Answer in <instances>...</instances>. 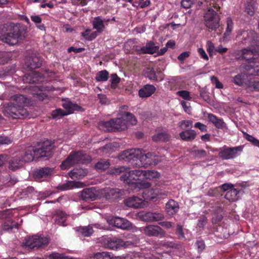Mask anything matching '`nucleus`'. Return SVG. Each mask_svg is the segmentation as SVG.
<instances>
[{"instance_id": "nucleus-1", "label": "nucleus", "mask_w": 259, "mask_h": 259, "mask_svg": "<svg viewBox=\"0 0 259 259\" xmlns=\"http://www.w3.org/2000/svg\"><path fill=\"white\" fill-rule=\"evenodd\" d=\"M244 37L242 43L248 44L253 48H248L242 50V58L247 61L242 64V67L247 70L251 76H259V35L253 30L242 31L237 37Z\"/></svg>"}, {"instance_id": "nucleus-2", "label": "nucleus", "mask_w": 259, "mask_h": 259, "mask_svg": "<svg viewBox=\"0 0 259 259\" xmlns=\"http://www.w3.org/2000/svg\"><path fill=\"white\" fill-rule=\"evenodd\" d=\"M120 158L125 159L133 167H147L156 165L160 161L159 157L154 153L149 152L142 154L139 149H132L123 151Z\"/></svg>"}, {"instance_id": "nucleus-3", "label": "nucleus", "mask_w": 259, "mask_h": 259, "mask_svg": "<svg viewBox=\"0 0 259 259\" xmlns=\"http://www.w3.org/2000/svg\"><path fill=\"white\" fill-rule=\"evenodd\" d=\"M11 102L4 109L5 114L13 119H21L28 116V112L24 108L27 99L22 95H15L11 97Z\"/></svg>"}, {"instance_id": "nucleus-4", "label": "nucleus", "mask_w": 259, "mask_h": 259, "mask_svg": "<svg viewBox=\"0 0 259 259\" xmlns=\"http://www.w3.org/2000/svg\"><path fill=\"white\" fill-rule=\"evenodd\" d=\"M129 169L130 168L127 167L120 166L111 169V173L119 175L126 171ZM142 175V171L141 170H130L122 175L120 177V180L128 185L134 184L136 185V181L139 179Z\"/></svg>"}, {"instance_id": "nucleus-5", "label": "nucleus", "mask_w": 259, "mask_h": 259, "mask_svg": "<svg viewBox=\"0 0 259 259\" xmlns=\"http://www.w3.org/2000/svg\"><path fill=\"white\" fill-rule=\"evenodd\" d=\"M91 160V157L83 152H75L70 153L68 158L62 163L60 166L62 169H65L74 164L85 163Z\"/></svg>"}, {"instance_id": "nucleus-6", "label": "nucleus", "mask_w": 259, "mask_h": 259, "mask_svg": "<svg viewBox=\"0 0 259 259\" xmlns=\"http://www.w3.org/2000/svg\"><path fill=\"white\" fill-rule=\"evenodd\" d=\"M49 242V239L48 237L35 235L25 238L23 243L26 248L38 249L44 247Z\"/></svg>"}, {"instance_id": "nucleus-7", "label": "nucleus", "mask_w": 259, "mask_h": 259, "mask_svg": "<svg viewBox=\"0 0 259 259\" xmlns=\"http://www.w3.org/2000/svg\"><path fill=\"white\" fill-rule=\"evenodd\" d=\"M11 28L10 32L0 35V40L9 45H14L18 43L21 33L17 26H11Z\"/></svg>"}, {"instance_id": "nucleus-8", "label": "nucleus", "mask_w": 259, "mask_h": 259, "mask_svg": "<svg viewBox=\"0 0 259 259\" xmlns=\"http://www.w3.org/2000/svg\"><path fill=\"white\" fill-rule=\"evenodd\" d=\"M55 148L54 142L52 141L46 140L39 143L38 148L35 149L36 157L51 156Z\"/></svg>"}, {"instance_id": "nucleus-9", "label": "nucleus", "mask_w": 259, "mask_h": 259, "mask_svg": "<svg viewBox=\"0 0 259 259\" xmlns=\"http://www.w3.org/2000/svg\"><path fill=\"white\" fill-rule=\"evenodd\" d=\"M219 17L215 11L208 9L204 15V24L208 28L214 30L219 26Z\"/></svg>"}, {"instance_id": "nucleus-10", "label": "nucleus", "mask_w": 259, "mask_h": 259, "mask_svg": "<svg viewBox=\"0 0 259 259\" xmlns=\"http://www.w3.org/2000/svg\"><path fill=\"white\" fill-rule=\"evenodd\" d=\"M139 231L148 236L157 237L159 236L163 237L165 234L161 227L158 226L152 225L141 227L139 228Z\"/></svg>"}, {"instance_id": "nucleus-11", "label": "nucleus", "mask_w": 259, "mask_h": 259, "mask_svg": "<svg viewBox=\"0 0 259 259\" xmlns=\"http://www.w3.org/2000/svg\"><path fill=\"white\" fill-rule=\"evenodd\" d=\"M104 246L108 249L117 250L122 247H125L126 243L121 239L108 237L104 238Z\"/></svg>"}, {"instance_id": "nucleus-12", "label": "nucleus", "mask_w": 259, "mask_h": 259, "mask_svg": "<svg viewBox=\"0 0 259 259\" xmlns=\"http://www.w3.org/2000/svg\"><path fill=\"white\" fill-rule=\"evenodd\" d=\"M107 221L109 224L122 230L129 229L132 227L131 222L123 218L112 217L108 219Z\"/></svg>"}, {"instance_id": "nucleus-13", "label": "nucleus", "mask_w": 259, "mask_h": 259, "mask_svg": "<svg viewBox=\"0 0 259 259\" xmlns=\"http://www.w3.org/2000/svg\"><path fill=\"white\" fill-rule=\"evenodd\" d=\"M243 72L240 74L236 75L234 78V82L235 84L239 85H246L248 87L249 83L250 76L247 73V70L243 68Z\"/></svg>"}, {"instance_id": "nucleus-14", "label": "nucleus", "mask_w": 259, "mask_h": 259, "mask_svg": "<svg viewBox=\"0 0 259 259\" xmlns=\"http://www.w3.org/2000/svg\"><path fill=\"white\" fill-rule=\"evenodd\" d=\"M63 107L66 110L65 112L67 115L71 114L74 111H80L82 110L81 106L76 103L71 102L69 100H63Z\"/></svg>"}, {"instance_id": "nucleus-15", "label": "nucleus", "mask_w": 259, "mask_h": 259, "mask_svg": "<svg viewBox=\"0 0 259 259\" xmlns=\"http://www.w3.org/2000/svg\"><path fill=\"white\" fill-rule=\"evenodd\" d=\"M79 197L84 200H95L97 197L96 189L94 187L84 189L81 192Z\"/></svg>"}, {"instance_id": "nucleus-16", "label": "nucleus", "mask_w": 259, "mask_h": 259, "mask_svg": "<svg viewBox=\"0 0 259 259\" xmlns=\"http://www.w3.org/2000/svg\"><path fill=\"white\" fill-rule=\"evenodd\" d=\"M84 186L85 185L82 182L70 181L59 185L57 189L61 191H65L76 188H83Z\"/></svg>"}, {"instance_id": "nucleus-17", "label": "nucleus", "mask_w": 259, "mask_h": 259, "mask_svg": "<svg viewBox=\"0 0 259 259\" xmlns=\"http://www.w3.org/2000/svg\"><path fill=\"white\" fill-rule=\"evenodd\" d=\"M125 204L128 207L135 208H141L144 205V201L137 196H133L125 199Z\"/></svg>"}, {"instance_id": "nucleus-18", "label": "nucleus", "mask_w": 259, "mask_h": 259, "mask_svg": "<svg viewBox=\"0 0 259 259\" xmlns=\"http://www.w3.org/2000/svg\"><path fill=\"white\" fill-rule=\"evenodd\" d=\"M42 78V74L37 71H31L26 74L23 80L28 83H36L41 81Z\"/></svg>"}, {"instance_id": "nucleus-19", "label": "nucleus", "mask_w": 259, "mask_h": 259, "mask_svg": "<svg viewBox=\"0 0 259 259\" xmlns=\"http://www.w3.org/2000/svg\"><path fill=\"white\" fill-rule=\"evenodd\" d=\"M52 170L49 167H43L40 169H36L34 171L33 176L34 179L37 181H41L46 179L49 176L51 175Z\"/></svg>"}, {"instance_id": "nucleus-20", "label": "nucleus", "mask_w": 259, "mask_h": 259, "mask_svg": "<svg viewBox=\"0 0 259 259\" xmlns=\"http://www.w3.org/2000/svg\"><path fill=\"white\" fill-rule=\"evenodd\" d=\"M20 157L24 163L31 162L35 158H37L35 149L34 148L26 150L20 155Z\"/></svg>"}, {"instance_id": "nucleus-21", "label": "nucleus", "mask_w": 259, "mask_h": 259, "mask_svg": "<svg viewBox=\"0 0 259 259\" xmlns=\"http://www.w3.org/2000/svg\"><path fill=\"white\" fill-rule=\"evenodd\" d=\"M109 19H102L100 16L96 17L92 21L93 29L97 30L99 33L104 31L105 26L104 23L108 22Z\"/></svg>"}, {"instance_id": "nucleus-22", "label": "nucleus", "mask_w": 259, "mask_h": 259, "mask_svg": "<svg viewBox=\"0 0 259 259\" xmlns=\"http://www.w3.org/2000/svg\"><path fill=\"white\" fill-rule=\"evenodd\" d=\"M113 132L125 130L127 128V123L122 118L112 119Z\"/></svg>"}, {"instance_id": "nucleus-23", "label": "nucleus", "mask_w": 259, "mask_h": 259, "mask_svg": "<svg viewBox=\"0 0 259 259\" xmlns=\"http://www.w3.org/2000/svg\"><path fill=\"white\" fill-rule=\"evenodd\" d=\"M120 190L116 188H106L103 190L102 194L108 200L115 199L119 197Z\"/></svg>"}, {"instance_id": "nucleus-24", "label": "nucleus", "mask_w": 259, "mask_h": 259, "mask_svg": "<svg viewBox=\"0 0 259 259\" xmlns=\"http://www.w3.org/2000/svg\"><path fill=\"white\" fill-rule=\"evenodd\" d=\"M156 91L155 87L152 84L144 85L139 91V95L141 98H147L151 96Z\"/></svg>"}, {"instance_id": "nucleus-25", "label": "nucleus", "mask_w": 259, "mask_h": 259, "mask_svg": "<svg viewBox=\"0 0 259 259\" xmlns=\"http://www.w3.org/2000/svg\"><path fill=\"white\" fill-rule=\"evenodd\" d=\"M197 134L193 130H186L183 131L179 134L181 139L185 141L191 142L194 140Z\"/></svg>"}, {"instance_id": "nucleus-26", "label": "nucleus", "mask_w": 259, "mask_h": 259, "mask_svg": "<svg viewBox=\"0 0 259 259\" xmlns=\"http://www.w3.org/2000/svg\"><path fill=\"white\" fill-rule=\"evenodd\" d=\"M26 64L30 69H35L41 66V59L37 56H31L27 59Z\"/></svg>"}, {"instance_id": "nucleus-27", "label": "nucleus", "mask_w": 259, "mask_h": 259, "mask_svg": "<svg viewBox=\"0 0 259 259\" xmlns=\"http://www.w3.org/2000/svg\"><path fill=\"white\" fill-rule=\"evenodd\" d=\"M24 164L20 156L17 155L11 159L9 167L11 170H15L22 167Z\"/></svg>"}, {"instance_id": "nucleus-28", "label": "nucleus", "mask_w": 259, "mask_h": 259, "mask_svg": "<svg viewBox=\"0 0 259 259\" xmlns=\"http://www.w3.org/2000/svg\"><path fill=\"white\" fill-rule=\"evenodd\" d=\"M88 173V170L83 168H75L70 171L69 175L72 179H81L85 177Z\"/></svg>"}, {"instance_id": "nucleus-29", "label": "nucleus", "mask_w": 259, "mask_h": 259, "mask_svg": "<svg viewBox=\"0 0 259 259\" xmlns=\"http://www.w3.org/2000/svg\"><path fill=\"white\" fill-rule=\"evenodd\" d=\"M239 190L233 188V185L228 183V200L235 201L238 199Z\"/></svg>"}, {"instance_id": "nucleus-30", "label": "nucleus", "mask_w": 259, "mask_h": 259, "mask_svg": "<svg viewBox=\"0 0 259 259\" xmlns=\"http://www.w3.org/2000/svg\"><path fill=\"white\" fill-rule=\"evenodd\" d=\"M159 47L156 46L152 42L147 43L145 46L142 47L140 51L143 54H153L157 52Z\"/></svg>"}, {"instance_id": "nucleus-31", "label": "nucleus", "mask_w": 259, "mask_h": 259, "mask_svg": "<svg viewBox=\"0 0 259 259\" xmlns=\"http://www.w3.org/2000/svg\"><path fill=\"white\" fill-rule=\"evenodd\" d=\"M166 209L171 214L177 213L179 209V205L177 202L173 199L169 200L166 204Z\"/></svg>"}, {"instance_id": "nucleus-32", "label": "nucleus", "mask_w": 259, "mask_h": 259, "mask_svg": "<svg viewBox=\"0 0 259 259\" xmlns=\"http://www.w3.org/2000/svg\"><path fill=\"white\" fill-rule=\"evenodd\" d=\"M207 117L209 122H211L216 127L222 128L224 127L225 122L221 118H218L211 113L208 114Z\"/></svg>"}, {"instance_id": "nucleus-33", "label": "nucleus", "mask_w": 259, "mask_h": 259, "mask_svg": "<svg viewBox=\"0 0 259 259\" xmlns=\"http://www.w3.org/2000/svg\"><path fill=\"white\" fill-rule=\"evenodd\" d=\"M145 74L149 79L152 80L161 81L163 79V76L162 74H161L159 77H158L156 75V72L153 68H146V69L145 70Z\"/></svg>"}, {"instance_id": "nucleus-34", "label": "nucleus", "mask_w": 259, "mask_h": 259, "mask_svg": "<svg viewBox=\"0 0 259 259\" xmlns=\"http://www.w3.org/2000/svg\"><path fill=\"white\" fill-rule=\"evenodd\" d=\"M242 150L243 147L241 146L228 148V159L237 157L240 154Z\"/></svg>"}, {"instance_id": "nucleus-35", "label": "nucleus", "mask_w": 259, "mask_h": 259, "mask_svg": "<svg viewBox=\"0 0 259 259\" xmlns=\"http://www.w3.org/2000/svg\"><path fill=\"white\" fill-rule=\"evenodd\" d=\"M170 138V135L166 132L158 133L152 137L153 140L155 142H167L169 140Z\"/></svg>"}, {"instance_id": "nucleus-36", "label": "nucleus", "mask_w": 259, "mask_h": 259, "mask_svg": "<svg viewBox=\"0 0 259 259\" xmlns=\"http://www.w3.org/2000/svg\"><path fill=\"white\" fill-rule=\"evenodd\" d=\"M144 177L150 180L158 179L160 177V174L156 170H142Z\"/></svg>"}, {"instance_id": "nucleus-37", "label": "nucleus", "mask_w": 259, "mask_h": 259, "mask_svg": "<svg viewBox=\"0 0 259 259\" xmlns=\"http://www.w3.org/2000/svg\"><path fill=\"white\" fill-rule=\"evenodd\" d=\"M110 165V162L108 160L101 159L95 164V168L99 171H103L108 169Z\"/></svg>"}, {"instance_id": "nucleus-38", "label": "nucleus", "mask_w": 259, "mask_h": 259, "mask_svg": "<svg viewBox=\"0 0 259 259\" xmlns=\"http://www.w3.org/2000/svg\"><path fill=\"white\" fill-rule=\"evenodd\" d=\"M112 119L108 121H100L98 123L100 130L107 132H113Z\"/></svg>"}, {"instance_id": "nucleus-39", "label": "nucleus", "mask_w": 259, "mask_h": 259, "mask_svg": "<svg viewBox=\"0 0 259 259\" xmlns=\"http://www.w3.org/2000/svg\"><path fill=\"white\" fill-rule=\"evenodd\" d=\"M67 217V215L65 212L62 211H59L56 214L55 222L60 226H66L65 223Z\"/></svg>"}, {"instance_id": "nucleus-40", "label": "nucleus", "mask_w": 259, "mask_h": 259, "mask_svg": "<svg viewBox=\"0 0 259 259\" xmlns=\"http://www.w3.org/2000/svg\"><path fill=\"white\" fill-rule=\"evenodd\" d=\"M123 119L128 125H135L137 122L136 117L132 113L126 112L123 115Z\"/></svg>"}, {"instance_id": "nucleus-41", "label": "nucleus", "mask_w": 259, "mask_h": 259, "mask_svg": "<svg viewBox=\"0 0 259 259\" xmlns=\"http://www.w3.org/2000/svg\"><path fill=\"white\" fill-rule=\"evenodd\" d=\"M80 234L85 237H89L93 233V229L91 226L81 227L78 229Z\"/></svg>"}, {"instance_id": "nucleus-42", "label": "nucleus", "mask_w": 259, "mask_h": 259, "mask_svg": "<svg viewBox=\"0 0 259 259\" xmlns=\"http://www.w3.org/2000/svg\"><path fill=\"white\" fill-rule=\"evenodd\" d=\"M137 217L140 220L148 222H152L151 212L141 211L137 214Z\"/></svg>"}, {"instance_id": "nucleus-43", "label": "nucleus", "mask_w": 259, "mask_h": 259, "mask_svg": "<svg viewBox=\"0 0 259 259\" xmlns=\"http://www.w3.org/2000/svg\"><path fill=\"white\" fill-rule=\"evenodd\" d=\"M109 77V73L107 71L104 70L100 71L97 73L95 79L97 81H107Z\"/></svg>"}, {"instance_id": "nucleus-44", "label": "nucleus", "mask_w": 259, "mask_h": 259, "mask_svg": "<svg viewBox=\"0 0 259 259\" xmlns=\"http://www.w3.org/2000/svg\"><path fill=\"white\" fill-rule=\"evenodd\" d=\"M153 193L155 195V196L151 197L150 199H153L155 198H156L157 199H163L165 197L167 196L168 192L159 189H155L154 190H152Z\"/></svg>"}, {"instance_id": "nucleus-45", "label": "nucleus", "mask_w": 259, "mask_h": 259, "mask_svg": "<svg viewBox=\"0 0 259 259\" xmlns=\"http://www.w3.org/2000/svg\"><path fill=\"white\" fill-rule=\"evenodd\" d=\"M94 259H114L111 253L109 252H97L94 255Z\"/></svg>"}, {"instance_id": "nucleus-46", "label": "nucleus", "mask_w": 259, "mask_h": 259, "mask_svg": "<svg viewBox=\"0 0 259 259\" xmlns=\"http://www.w3.org/2000/svg\"><path fill=\"white\" fill-rule=\"evenodd\" d=\"M255 4L253 0L247 1L245 8V12L250 16H252L254 13Z\"/></svg>"}, {"instance_id": "nucleus-47", "label": "nucleus", "mask_w": 259, "mask_h": 259, "mask_svg": "<svg viewBox=\"0 0 259 259\" xmlns=\"http://www.w3.org/2000/svg\"><path fill=\"white\" fill-rule=\"evenodd\" d=\"M65 115H67L65 111L60 108L53 110L51 113L52 118L54 119H60Z\"/></svg>"}, {"instance_id": "nucleus-48", "label": "nucleus", "mask_w": 259, "mask_h": 259, "mask_svg": "<svg viewBox=\"0 0 259 259\" xmlns=\"http://www.w3.org/2000/svg\"><path fill=\"white\" fill-rule=\"evenodd\" d=\"M176 95L181 97L185 100L190 101L192 97L189 92L186 90H181L176 92Z\"/></svg>"}, {"instance_id": "nucleus-49", "label": "nucleus", "mask_w": 259, "mask_h": 259, "mask_svg": "<svg viewBox=\"0 0 259 259\" xmlns=\"http://www.w3.org/2000/svg\"><path fill=\"white\" fill-rule=\"evenodd\" d=\"M193 122L190 120H184L180 121L178 125L182 130L191 128L192 127Z\"/></svg>"}, {"instance_id": "nucleus-50", "label": "nucleus", "mask_w": 259, "mask_h": 259, "mask_svg": "<svg viewBox=\"0 0 259 259\" xmlns=\"http://www.w3.org/2000/svg\"><path fill=\"white\" fill-rule=\"evenodd\" d=\"M47 259H74L68 256H65L63 254H60L58 253H53L50 254L48 257Z\"/></svg>"}, {"instance_id": "nucleus-51", "label": "nucleus", "mask_w": 259, "mask_h": 259, "mask_svg": "<svg viewBox=\"0 0 259 259\" xmlns=\"http://www.w3.org/2000/svg\"><path fill=\"white\" fill-rule=\"evenodd\" d=\"M248 88L250 91H259V81H251L250 78Z\"/></svg>"}, {"instance_id": "nucleus-52", "label": "nucleus", "mask_w": 259, "mask_h": 259, "mask_svg": "<svg viewBox=\"0 0 259 259\" xmlns=\"http://www.w3.org/2000/svg\"><path fill=\"white\" fill-rule=\"evenodd\" d=\"M120 78L117 76L116 74H113L111 75V78L110 79L111 87L112 89H115L118 83L119 82Z\"/></svg>"}, {"instance_id": "nucleus-53", "label": "nucleus", "mask_w": 259, "mask_h": 259, "mask_svg": "<svg viewBox=\"0 0 259 259\" xmlns=\"http://www.w3.org/2000/svg\"><path fill=\"white\" fill-rule=\"evenodd\" d=\"M14 227L17 228L16 223L10 221L5 222L3 225V229L5 231L11 230Z\"/></svg>"}, {"instance_id": "nucleus-54", "label": "nucleus", "mask_w": 259, "mask_h": 259, "mask_svg": "<svg viewBox=\"0 0 259 259\" xmlns=\"http://www.w3.org/2000/svg\"><path fill=\"white\" fill-rule=\"evenodd\" d=\"M136 187L140 189H147L151 187V184L148 182L141 181L136 183Z\"/></svg>"}, {"instance_id": "nucleus-55", "label": "nucleus", "mask_w": 259, "mask_h": 259, "mask_svg": "<svg viewBox=\"0 0 259 259\" xmlns=\"http://www.w3.org/2000/svg\"><path fill=\"white\" fill-rule=\"evenodd\" d=\"M151 217L152 222H157L162 220L164 219V215L161 213L151 212Z\"/></svg>"}, {"instance_id": "nucleus-56", "label": "nucleus", "mask_w": 259, "mask_h": 259, "mask_svg": "<svg viewBox=\"0 0 259 259\" xmlns=\"http://www.w3.org/2000/svg\"><path fill=\"white\" fill-rule=\"evenodd\" d=\"M193 155L197 158H201L206 156V152L204 150H197L192 151Z\"/></svg>"}, {"instance_id": "nucleus-57", "label": "nucleus", "mask_w": 259, "mask_h": 259, "mask_svg": "<svg viewBox=\"0 0 259 259\" xmlns=\"http://www.w3.org/2000/svg\"><path fill=\"white\" fill-rule=\"evenodd\" d=\"M180 104L182 106L185 112L188 114H190L191 111V108L190 106V103H187L185 101L182 100L181 101Z\"/></svg>"}, {"instance_id": "nucleus-58", "label": "nucleus", "mask_w": 259, "mask_h": 259, "mask_svg": "<svg viewBox=\"0 0 259 259\" xmlns=\"http://www.w3.org/2000/svg\"><path fill=\"white\" fill-rule=\"evenodd\" d=\"M206 50L209 53L210 56L212 55L214 50V46L213 44L211 41H207L206 42Z\"/></svg>"}, {"instance_id": "nucleus-59", "label": "nucleus", "mask_w": 259, "mask_h": 259, "mask_svg": "<svg viewBox=\"0 0 259 259\" xmlns=\"http://www.w3.org/2000/svg\"><path fill=\"white\" fill-rule=\"evenodd\" d=\"M193 4V0H182L181 6L185 9L190 8Z\"/></svg>"}, {"instance_id": "nucleus-60", "label": "nucleus", "mask_w": 259, "mask_h": 259, "mask_svg": "<svg viewBox=\"0 0 259 259\" xmlns=\"http://www.w3.org/2000/svg\"><path fill=\"white\" fill-rule=\"evenodd\" d=\"M207 222V218L203 216L202 217H201V218H200L198 220V223H197V226L199 228H203L204 227V226L206 224Z\"/></svg>"}, {"instance_id": "nucleus-61", "label": "nucleus", "mask_w": 259, "mask_h": 259, "mask_svg": "<svg viewBox=\"0 0 259 259\" xmlns=\"http://www.w3.org/2000/svg\"><path fill=\"white\" fill-rule=\"evenodd\" d=\"M212 82L215 84V87L218 89H222L223 87V84L219 81L217 77L213 76L211 77Z\"/></svg>"}, {"instance_id": "nucleus-62", "label": "nucleus", "mask_w": 259, "mask_h": 259, "mask_svg": "<svg viewBox=\"0 0 259 259\" xmlns=\"http://www.w3.org/2000/svg\"><path fill=\"white\" fill-rule=\"evenodd\" d=\"M12 143V141L7 137H0V145H9Z\"/></svg>"}, {"instance_id": "nucleus-63", "label": "nucleus", "mask_w": 259, "mask_h": 259, "mask_svg": "<svg viewBox=\"0 0 259 259\" xmlns=\"http://www.w3.org/2000/svg\"><path fill=\"white\" fill-rule=\"evenodd\" d=\"M177 232L178 233V238L179 239L184 238L185 235L183 230V227L180 225H178L177 227Z\"/></svg>"}, {"instance_id": "nucleus-64", "label": "nucleus", "mask_w": 259, "mask_h": 259, "mask_svg": "<svg viewBox=\"0 0 259 259\" xmlns=\"http://www.w3.org/2000/svg\"><path fill=\"white\" fill-rule=\"evenodd\" d=\"M198 251H202L205 248V244L202 240H198L195 243Z\"/></svg>"}]
</instances>
